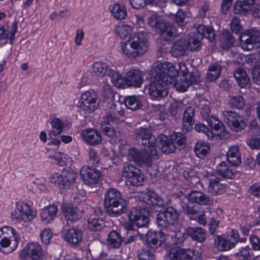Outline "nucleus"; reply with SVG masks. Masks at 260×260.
<instances>
[{
  "label": "nucleus",
  "instance_id": "obj_1",
  "mask_svg": "<svg viewBox=\"0 0 260 260\" xmlns=\"http://www.w3.org/2000/svg\"><path fill=\"white\" fill-rule=\"evenodd\" d=\"M150 76L148 93L153 100H159L168 94L167 84H172L177 91L183 92L200 81L198 73H189L184 62H179L177 66L170 62H155L151 68Z\"/></svg>",
  "mask_w": 260,
  "mask_h": 260
},
{
  "label": "nucleus",
  "instance_id": "obj_2",
  "mask_svg": "<svg viewBox=\"0 0 260 260\" xmlns=\"http://www.w3.org/2000/svg\"><path fill=\"white\" fill-rule=\"evenodd\" d=\"M135 134L138 139L142 140V143L145 148L142 150L131 148L128 150L127 158L140 167H150L153 160L158 158L156 138L152 135L151 130L146 127L137 129Z\"/></svg>",
  "mask_w": 260,
  "mask_h": 260
},
{
  "label": "nucleus",
  "instance_id": "obj_3",
  "mask_svg": "<svg viewBox=\"0 0 260 260\" xmlns=\"http://www.w3.org/2000/svg\"><path fill=\"white\" fill-rule=\"evenodd\" d=\"M145 33L138 31L131 35L127 40L120 42V50L128 58H135L143 55L148 50V42Z\"/></svg>",
  "mask_w": 260,
  "mask_h": 260
},
{
  "label": "nucleus",
  "instance_id": "obj_4",
  "mask_svg": "<svg viewBox=\"0 0 260 260\" xmlns=\"http://www.w3.org/2000/svg\"><path fill=\"white\" fill-rule=\"evenodd\" d=\"M126 202L116 189L110 188L105 194L104 205L111 215H119L126 209Z\"/></svg>",
  "mask_w": 260,
  "mask_h": 260
},
{
  "label": "nucleus",
  "instance_id": "obj_5",
  "mask_svg": "<svg viewBox=\"0 0 260 260\" xmlns=\"http://www.w3.org/2000/svg\"><path fill=\"white\" fill-rule=\"evenodd\" d=\"M148 25L158 31L161 38L165 41H170L177 35V31L175 26L165 22L162 16L155 13L152 14L148 18Z\"/></svg>",
  "mask_w": 260,
  "mask_h": 260
},
{
  "label": "nucleus",
  "instance_id": "obj_6",
  "mask_svg": "<svg viewBox=\"0 0 260 260\" xmlns=\"http://www.w3.org/2000/svg\"><path fill=\"white\" fill-rule=\"evenodd\" d=\"M20 242V236L14 229L10 226L0 228V251L9 254L15 250Z\"/></svg>",
  "mask_w": 260,
  "mask_h": 260
},
{
  "label": "nucleus",
  "instance_id": "obj_7",
  "mask_svg": "<svg viewBox=\"0 0 260 260\" xmlns=\"http://www.w3.org/2000/svg\"><path fill=\"white\" fill-rule=\"evenodd\" d=\"M196 30V34L191 36H189L187 39L184 40L188 50H199L201 46V41L203 38L208 39L210 42L215 40V32L212 27L200 24L197 27Z\"/></svg>",
  "mask_w": 260,
  "mask_h": 260
},
{
  "label": "nucleus",
  "instance_id": "obj_8",
  "mask_svg": "<svg viewBox=\"0 0 260 260\" xmlns=\"http://www.w3.org/2000/svg\"><path fill=\"white\" fill-rule=\"evenodd\" d=\"M159 147L161 151L166 154L173 153L176 149L175 144L178 146H182L186 142V139L183 135L181 133L174 132L170 137L165 135L158 136Z\"/></svg>",
  "mask_w": 260,
  "mask_h": 260
},
{
  "label": "nucleus",
  "instance_id": "obj_9",
  "mask_svg": "<svg viewBox=\"0 0 260 260\" xmlns=\"http://www.w3.org/2000/svg\"><path fill=\"white\" fill-rule=\"evenodd\" d=\"M12 217L19 222H29L37 216V211L29 204L18 202L16 203L15 208L11 213Z\"/></svg>",
  "mask_w": 260,
  "mask_h": 260
},
{
  "label": "nucleus",
  "instance_id": "obj_10",
  "mask_svg": "<svg viewBox=\"0 0 260 260\" xmlns=\"http://www.w3.org/2000/svg\"><path fill=\"white\" fill-rule=\"evenodd\" d=\"M150 212L147 208L136 207L131 208L128 214L129 224L138 228L147 226L149 222Z\"/></svg>",
  "mask_w": 260,
  "mask_h": 260
},
{
  "label": "nucleus",
  "instance_id": "obj_11",
  "mask_svg": "<svg viewBox=\"0 0 260 260\" xmlns=\"http://www.w3.org/2000/svg\"><path fill=\"white\" fill-rule=\"evenodd\" d=\"M122 175L125 178L126 184L129 186H141L145 180L143 172L131 165L128 164L123 167Z\"/></svg>",
  "mask_w": 260,
  "mask_h": 260
},
{
  "label": "nucleus",
  "instance_id": "obj_12",
  "mask_svg": "<svg viewBox=\"0 0 260 260\" xmlns=\"http://www.w3.org/2000/svg\"><path fill=\"white\" fill-rule=\"evenodd\" d=\"M77 174L73 171H64L53 173L49 178L50 183L60 188L69 186L76 180Z\"/></svg>",
  "mask_w": 260,
  "mask_h": 260
},
{
  "label": "nucleus",
  "instance_id": "obj_13",
  "mask_svg": "<svg viewBox=\"0 0 260 260\" xmlns=\"http://www.w3.org/2000/svg\"><path fill=\"white\" fill-rule=\"evenodd\" d=\"M79 107L81 110L90 113L98 108L97 96L92 90L83 92L79 99Z\"/></svg>",
  "mask_w": 260,
  "mask_h": 260
},
{
  "label": "nucleus",
  "instance_id": "obj_14",
  "mask_svg": "<svg viewBox=\"0 0 260 260\" xmlns=\"http://www.w3.org/2000/svg\"><path fill=\"white\" fill-rule=\"evenodd\" d=\"M20 260H43L42 248L38 243H29L19 253Z\"/></svg>",
  "mask_w": 260,
  "mask_h": 260
},
{
  "label": "nucleus",
  "instance_id": "obj_15",
  "mask_svg": "<svg viewBox=\"0 0 260 260\" xmlns=\"http://www.w3.org/2000/svg\"><path fill=\"white\" fill-rule=\"evenodd\" d=\"M139 200L146 204L147 208L151 211H157V208L164 205V201L153 190L147 188L144 193H142L139 197Z\"/></svg>",
  "mask_w": 260,
  "mask_h": 260
},
{
  "label": "nucleus",
  "instance_id": "obj_16",
  "mask_svg": "<svg viewBox=\"0 0 260 260\" xmlns=\"http://www.w3.org/2000/svg\"><path fill=\"white\" fill-rule=\"evenodd\" d=\"M223 116L224 121L232 131L239 132L246 126V122L243 117L236 112L224 111Z\"/></svg>",
  "mask_w": 260,
  "mask_h": 260
},
{
  "label": "nucleus",
  "instance_id": "obj_17",
  "mask_svg": "<svg viewBox=\"0 0 260 260\" xmlns=\"http://www.w3.org/2000/svg\"><path fill=\"white\" fill-rule=\"evenodd\" d=\"M80 175L82 180L85 184L92 186L99 183L102 173L96 169L85 166L81 169Z\"/></svg>",
  "mask_w": 260,
  "mask_h": 260
},
{
  "label": "nucleus",
  "instance_id": "obj_18",
  "mask_svg": "<svg viewBox=\"0 0 260 260\" xmlns=\"http://www.w3.org/2000/svg\"><path fill=\"white\" fill-rule=\"evenodd\" d=\"M178 217V213L173 207L167 208L157 214V222L158 225L162 228H166L173 223Z\"/></svg>",
  "mask_w": 260,
  "mask_h": 260
},
{
  "label": "nucleus",
  "instance_id": "obj_19",
  "mask_svg": "<svg viewBox=\"0 0 260 260\" xmlns=\"http://www.w3.org/2000/svg\"><path fill=\"white\" fill-rule=\"evenodd\" d=\"M18 23L14 22L10 26L6 25L0 27V46L5 45L8 41L12 44L15 37V34L17 31Z\"/></svg>",
  "mask_w": 260,
  "mask_h": 260
},
{
  "label": "nucleus",
  "instance_id": "obj_20",
  "mask_svg": "<svg viewBox=\"0 0 260 260\" xmlns=\"http://www.w3.org/2000/svg\"><path fill=\"white\" fill-rule=\"evenodd\" d=\"M208 125L212 129L213 138L217 136L220 139L228 137L229 134L221 121L216 117L211 115L210 118L206 120Z\"/></svg>",
  "mask_w": 260,
  "mask_h": 260
},
{
  "label": "nucleus",
  "instance_id": "obj_21",
  "mask_svg": "<svg viewBox=\"0 0 260 260\" xmlns=\"http://www.w3.org/2000/svg\"><path fill=\"white\" fill-rule=\"evenodd\" d=\"M143 82V75L138 68H133L125 74V85L140 87Z\"/></svg>",
  "mask_w": 260,
  "mask_h": 260
},
{
  "label": "nucleus",
  "instance_id": "obj_22",
  "mask_svg": "<svg viewBox=\"0 0 260 260\" xmlns=\"http://www.w3.org/2000/svg\"><path fill=\"white\" fill-rule=\"evenodd\" d=\"M239 55L242 59H244L246 63L253 67L252 72L253 80L255 84L260 85V62H258V58L254 54Z\"/></svg>",
  "mask_w": 260,
  "mask_h": 260
},
{
  "label": "nucleus",
  "instance_id": "obj_23",
  "mask_svg": "<svg viewBox=\"0 0 260 260\" xmlns=\"http://www.w3.org/2000/svg\"><path fill=\"white\" fill-rule=\"evenodd\" d=\"M119 122V120L112 114H108L103 118V120L102 121V131L107 136L113 137L115 133L112 125L117 124Z\"/></svg>",
  "mask_w": 260,
  "mask_h": 260
},
{
  "label": "nucleus",
  "instance_id": "obj_24",
  "mask_svg": "<svg viewBox=\"0 0 260 260\" xmlns=\"http://www.w3.org/2000/svg\"><path fill=\"white\" fill-rule=\"evenodd\" d=\"M146 242L147 245L155 248L160 246L166 240V235L161 232L149 231L146 235Z\"/></svg>",
  "mask_w": 260,
  "mask_h": 260
},
{
  "label": "nucleus",
  "instance_id": "obj_25",
  "mask_svg": "<svg viewBox=\"0 0 260 260\" xmlns=\"http://www.w3.org/2000/svg\"><path fill=\"white\" fill-rule=\"evenodd\" d=\"M82 232L76 228H71L65 230L63 233V238L68 243L76 245L82 240Z\"/></svg>",
  "mask_w": 260,
  "mask_h": 260
},
{
  "label": "nucleus",
  "instance_id": "obj_26",
  "mask_svg": "<svg viewBox=\"0 0 260 260\" xmlns=\"http://www.w3.org/2000/svg\"><path fill=\"white\" fill-rule=\"evenodd\" d=\"M57 211V207L55 205H49L45 207L41 211V221L45 223L52 222L56 218Z\"/></svg>",
  "mask_w": 260,
  "mask_h": 260
},
{
  "label": "nucleus",
  "instance_id": "obj_27",
  "mask_svg": "<svg viewBox=\"0 0 260 260\" xmlns=\"http://www.w3.org/2000/svg\"><path fill=\"white\" fill-rule=\"evenodd\" d=\"M84 140L88 144L95 145L102 141L100 134L98 131L93 128H87L82 131L81 133Z\"/></svg>",
  "mask_w": 260,
  "mask_h": 260
},
{
  "label": "nucleus",
  "instance_id": "obj_28",
  "mask_svg": "<svg viewBox=\"0 0 260 260\" xmlns=\"http://www.w3.org/2000/svg\"><path fill=\"white\" fill-rule=\"evenodd\" d=\"M109 11L112 16L117 20L125 19L127 16L126 9L122 3H115L111 5Z\"/></svg>",
  "mask_w": 260,
  "mask_h": 260
},
{
  "label": "nucleus",
  "instance_id": "obj_29",
  "mask_svg": "<svg viewBox=\"0 0 260 260\" xmlns=\"http://www.w3.org/2000/svg\"><path fill=\"white\" fill-rule=\"evenodd\" d=\"M113 65L103 61H95L91 66L92 73L99 77L108 76Z\"/></svg>",
  "mask_w": 260,
  "mask_h": 260
},
{
  "label": "nucleus",
  "instance_id": "obj_30",
  "mask_svg": "<svg viewBox=\"0 0 260 260\" xmlns=\"http://www.w3.org/2000/svg\"><path fill=\"white\" fill-rule=\"evenodd\" d=\"M186 234L197 242L203 243L206 239V232L201 227H188L186 229Z\"/></svg>",
  "mask_w": 260,
  "mask_h": 260
},
{
  "label": "nucleus",
  "instance_id": "obj_31",
  "mask_svg": "<svg viewBox=\"0 0 260 260\" xmlns=\"http://www.w3.org/2000/svg\"><path fill=\"white\" fill-rule=\"evenodd\" d=\"M119 103H124L127 109L137 110L141 106V102L139 96L131 95L127 97L118 95Z\"/></svg>",
  "mask_w": 260,
  "mask_h": 260
},
{
  "label": "nucleus",
  "instance_id": "obj_32",
  "mask_svg": "<svg viewBox=\"0 0 260 260\" xmlns=\"http://www.w3.org/2000/svg\"><path fill=\"white\" fill-rule=\"evenodd\" d=\"M61 210L68 224H72L78 219V215L73 205L63 204L61 207Z\"/></svg>",
  "mask_w": 260,
  "mask_h": 260
},
{
  "label": "nucleus",
  "instance_id": "obj_33",
  "mask_svg": "<svg viewBox=\"0 0 260 260\" xmlns=\"http://www.w3.org/2000/svg\"><path fill=\"white\" fill-rule=\"evenodd\" d=\"M184 211L188 216L190 219L197 221L200 225H206L207 217L204 212L199 213L198 211L188 206H187L186 208L184 209Z\"/></svg>",
  "mask_w": 260,
  "mask_h": 260
},
{
  "label": "nucleus",
  "instance_id": "obj_34",
  "mask_svg": "<svg viewBox=\"0 0 260 260\" xmlns=\"http://www.w3.org/2000/svg\"><path fill=\"white\" fill-rule=\"evenodd\" d=\"M29 190L34 193H41L47 191L46 180L44 177L36 178L27 185Z\"/></svg>",
  "mask_w": 260,
  "mask_h": 260
},
{
  "label": "nucleus",
  "instance_id": "obj_35",
  "mask_svg": "<svg viewBox=\"0 0 260 260\" xmlns=\"http://www.w3.org/2000/svg\"><path fill=\"white\" fill-rule=\"evenodd\" d=\"M110 77L113 84L118 87L122 88L125 85V76L123 77L117 70L115 66H112L108 75Z\"/></svg>",
  "mask_w": 260,
  "mask_h": 260
},
{
  "label": "nucleus",
  "instance_id": "obj_36",
  "mask_svg": "<svg viewBox=\"0 0 260 260\" xmlns=\"http://www.w3.org/2000/svg\"><path fill=\"white\" fill-rule=\"evenodd\" d=\"M194 110L191 107L185 109L183 117V128L186 131H189L194 122Z\"/></svg>",
  "mask_w": 260,
  "mask_h": 260
},
{
  "label": "nucleus",
  "instance_id": "obj_37",
  "mask_svg": "<svg viewBox=\"0 0 260 260\" xmlns=\"http://www.w3.org/2000/svg\"><path fill=\"white\" fill-rule=\"evenodd\" d=\"M226 157L229 162L233 166H238L241 162V155L237 146H232L229 148Z\"/></svg>",
  "mask_w": 260,
  "mask_h": 260
},
{
  "label": "nucleus",
  "instance_id": "obj_38",
  "mask_svg": "<svg viewBox=\"0 0 260 260\" xmlns=\"http://www.w3.org/2000/svg\"><path fill=\"white\" fill-rule=\"evenodd\" d=\"M234 76L241 88H246L249 86V78L243 69L240 68L236 69L234 72Z\"/></svg>",
  "mask_w": 260,
  "mask_h": 260
},
{
  "label": "nucleus",
  "instance_id": "obj_39",
  "mask_svg": "<svg viewBox=\"0 0 260 260\" xmlns=\"http://www.w3.org/2000/svg\"><path fill=\"white\" fill-rule=\"evenodd\" d=\"M196 156L200 158L206 157L210 151L209 144L204 141H198L194 148Z\"/></svg>",
  "mask_w": 260,
  "mask_h": 260
},
{
  "label": "nucleus",
  "instance_id": "obj_40",
  "mask_svg": "<svg viewBox=\"0 0 260 260\" xmlns=\"http://www.w3.org/2000/svg\"><path fill=\"white\" fill-rule=\"evenodd\" d=\"M226 190V186L222 184L217 179H213L209 180L208 184V191L214 195L221 194Z\"/></svg>",
  "mask_w": 260,
  "mask_h": 260
},
{
  "label": "nucleus",
  "instance_id": "obj_41",
  "mask_svg": "<svg viewBox=\"0 0 260 260\" xmlns=\"http://www.w3.org/2000/svg\"><path fill=\"white\" fill-rule=\"evenodd\" d=\"M114 31L120 38L124 39L133 32V27L123 22H119L115 27Z\"/></svg>",
  "mask_w": 260,
  "mask_h": 260
},
{
  "label": "nucleus",
  "instance_id": "obj_42",
  "mask_svg": "<svg viewBox=\"0 0 260 260\" xmlns=\"http://www.w3.org/2000/svg\"><path fill=\"white\" fill-rule=\"evenodd\" d=\"M49 122L52 128L50 131H54L57 134H61L66 126L65 122L63 119H60L54 114H51Z\"/></svg>",
  "mask_w": 260,
  "mask_h": 260
},
{
  "label": "nucleus",
  "instance_id": "obj_43",
  "mask_svg": "<svg viewBox=\"0 0 260 260\" xmlns=\"http://www.w3.org/2000/svg\"><path fill=\"white\" fill-rule=\"evenodd\" d=\"M187 48L185 45L184 39L175 41L171 49V53L174 57H179L183 55Z\"/></svg>",
  "mask_w": 260,
  "mask_h": 260
},
{
  "label": "nucleus",
  "instance_id": "obj_44",
  "mask_svg": "<svg viewBox=\"0 0 260 260\" xmlns=\"http://www.w3.org/2000/svg\"><path fill=\"white\" fill-rule=\"evenodd\" d=\"M221 72V66L218 63L211 64L208 70L206 79L210 82L216 80L220 76Z\"/></svg>",
  "mask_w": 260,
  "mask_h": 260
},
{
  "label": "nucleus",
  "instance_id": "obj_45",
  "mask_svg": "<svg viewBox=\"0 0 260 260\" xmlns=\"http://www.w3.org/2000/svg\"><path fill=\"white\" fill-rule=\"evenodd\" d=\"M215 244L220 251H228L235 247L231 241L222 236H217L215 239Z\"/></svg>",
  "mask_w": 260,
  "mask_h": 260
},
{
  "label": "nucleus",
  "instance_id": "obj_46",
  "mask_svg": "<svg viewBox=\"0 0 260 260\" xmlns=\"http://www.w3.org/2000/svg\"><path fill=\"white\" fill-rule=\"evenodd\" d=\"M181 260H201V253L200 251L191 249L181 248Z\"/></svg>",
  "mask_w": 260,
  "mask_h": 260
},
{
  "label": "nucleus",
  "instance_id": "obj_47",
  "mask_svg": "<svg viewBox=\"0 0 260 260\" xmlns=\"http://www.w3.org/2000/svg\"><path fill=\"white\" fill-rule=\"evenodd\" d=\"M216 171L218 175L224 178H232L235 175L234 170L230 168L225 162H222L217 166Z\"/></svg>",
  "mask_w": 260,
  "mask_h": 260
},
{
  "label": "nucleus",
  "instance_id": "obj_48",
  "mask_svg": "<svg viewBox=\"0 0 260 260\" xmlns=\"http://www.w3.org/2000/svg\"><path fill=\"white\" fill-rule=\"evenodd\" d=\"M103 96L104 98V100L106 102L110 104L111 103L112 105L114 106V107H116L117 104L119 103V102H116V103H114V101L116 96L118 97V94H116L114 92H113L109 85H105L104 87V90L103 92Z\"/></svg>",
  "mask_w": 260,
  "mask_h": 260
},
{
  "label": "nucleus",
  "instance_id": "obj_49",
  "mask_svg": "<svg viewBox=\"0 0 260 260\" xmlns=\"http://www.w3.org/2000/svg\"><path fill=\"white\" fill-rule=\"evenodd\" d=\"M234 42V39L231 34L227 31H222L220 37L221 47L223 49H228L231 47Z\"/></svg>",
  "mask_w": 260,
  "mask_h": 260
},
{
  "label": "nucleus",
  "instance_id": "obj_50",
  "mask_svg": "<svg viewBox=\"0 0 260 260\" xmlns=\"http://www.w3.org/2000/svg\"><path fill=\"white\" fill-rule=\"evenodd\" d=\"M122 242V238L118 233L113 231L110 233L108 238V242L109 246L113 248H118Z\"/></svg>",
  "mask_w": 260,
  "mask_h": 260
},
{
  "label": "nucleus",
  "instance_id": "obj_51",
  "mask_svg": "<svg viewBox=\"0 0 260 260\" xmlns=\"http://www.w3.org/2000/svg\"><path fill=\"white\" fill-rule=\"evenodd\" d=\"M48 157L53 159L55 163L61 166L66 165L71 160L68 155L60 152H55L53 155H49Z\"/></svg>",
  "mask_w": 260,
  "mask_h": 260
},
{
  "label": "nucleus",
  "instance_id": "obj_52",
  "mask_svg": "<svg viewBox=\"0 0 260 260\" xmlns=\"http://www.w3.org/2000/svg\"><path fill=\"white\" fill-rule=\"evenodd\" d=\"M187 236V235L186 234V229L180 228L171 236L172 242L174 244H181L184 241Z\"/></svg>",
  "mask_w": 260,
  "mask_h": 260
},
{
  "label": "nucleus",
  "instance_id": "obj_53",
  "mask_svg": "<svg viewBox=\"0 0 260 260\" xmlns=\"http://www.w3.org/2000/svg\"><path fill=\"white\" fill-rule=\"evenodd\" d=\"M181 248L174 247L171 248L165 256V260H181Z\"/></svg>",
  "mask_w": 260,
  "mask_h": 260
},
{
  "label": "nucleus",
  "instance_id": "obj_54",
  "mask_svg": "<svg viewBox=\"0 0 260 260\" xmlns=\"http://www.w3.org/2000/svg\"><path fill=\"white\" fill-rule=\"evenodd\" d=\"M104 226L103 220L100 218H93L88 220V228L92 231H100Z\"/></svg>",
  "mask_w": 260,
  "mask_h": 260
},
{
  "label": "nucleus",
  "instance_id": "obj_55",
  "mask_svg": "<svg viewBox=\"0 0 260 260\" xmlns=\"http://www.w3.org/2000/svg\"><path fill=\"white\" fill-rule=\"evenodd\" d=\"M251 10V7L246 5L243 1H238L234 5V13L241 15H246Z\"/></svg>",
  "mask_w": 260,
  "mask_h": 260
},
{
  "label": "nucleus",
  "instance_id": "obj_56",
  "mask_svg": "<svg viewBox=\"0 0 260 260\" xmlns=\"http://www.w3.org/2000/svg\"><path fill=\"white\" fill-rule=\"evenodd\" d=\"M229 104L232 108L241 109L244 107L245 102L242 96L238 95L231 96Z\"/></svg>",
  "mask_w": 260,
  "mask_h": 260
},
{
  "label": "nucleus",
  "instance_id": "obj_57",
  "mask_svg": "<svg viewBox=\"0 0 260 260\" xmlns=\"http://www.w3.org/2000/svg\"><path fill=\"white\" fill-rule=\"evenodd\" d=\"M184 177L189 180L192 185L198 184L200 182V179L197 175L194 170L189 169L184 171L183 172Z\"/></svg>",
  "mask_w": 260,
  "mask_h": 260
},
{
  "label": "nucleus",
  "instance_id": "obj_58",
  "mask_svg": "<svg viewBox=\"0 0 260 260\" xmlns=\"http://www.w3.org/2000/svg\"><path fill=\"white\" fill-rule=\"evenodd\" d=\"M222 221V217L220 216H212L210 218L209 223V230L211 235H214L217 229L219 227L220 223Z\"/></svg>",
  "mask_w": 260,
  "mask_h": 260
},
{
  "label": "nucleus",
  "instance_id": "obj_59",
  "mask_svg": "<svg viewBox=\"0 0 260 260\" xmlns=\"http://www.w3.org/2000/svg\"><path fill=\"white\" fill-rule=\"evenodd\" d=\"M59 134H57L54 132V131H50L49 132V140L48 145H55L59 147L60 143V137L58 136Z\"/></svg>",
  "mask_w": 260,
  "mask_h": 260
},
{
  "label": "nucleus",
  "instance_id": "obj_60",
  "mask_svg": "<svg viewBox=\"0 0 260 260\" xmlns=\"http://www.w3.org/2000/svg\"><path fill=\"white\" fill-rule=\"evenodd\" d=\"M138 257L139 260H154V255L150 250L142 249L138 253Z\"/></svg>",
  "mask_w": 260,
  "mask_h": 260
},
{
  "label": "nucleus",
  "instance_id": "obj_61",
  "mask_svg": "<svg viewBox=\"0 0 260 260\" xmlns=\"http://www.w3.org/2000/svg\"><path fill=\"white\" fill-rule=\"evenodd\" d=\"M196 131L198 132H202L204 133L208 138V139L213 138V134L208 127L203 123H197L194 126Z\"/></svg>",
  "mask_w": 260,
  "mask_h": 260
},
{
  "label": "nucleus",
  "instance_id": "obj_62",
  "mask_svg": "<svg viewBox=\"0 0 260 260\" xmlns=\"http://www.w3.org/2000/svg\"><path fill=\"white\" fill-rule=\"evenodd\" d=\"M231 29L233 32L238 34L242 30V25L240 20L237 17H234L231 22Z\"/></svg>",
  "mask_w": 260,
  "mask_h": 260
},
{
  "label": "nucleus",
  "instance_id": "obj_63",
  "mask_svg": "<svg viewBox=\"0 0 260 260\" xmlns=\"http://www.w3.org/2000/svg\"><path fill=\"white\" fill-rule=\"evenodd\" d=\"M231 238L232 239L233 241H232L233 243L234 244V246L236 245L240 242V243H244L246 242L247 239L246 237H240L238 232L236 230H232L231 232L230 235Z\"/></svg>",
  "mask_w": 260,
  "mask_h": 260
},
{
  "label": "nucleus",
  "instance_id": "obj_64",
  "mask_svg": "<svg viewBox=\"0 0 260 260\" xmlns=\"http://www.w3.org/2000/svg\"><path fill=\"white\" fill-rule=\"evenodd\" d=\"M52 236V231L49 228L44 229L40 234L42 241L45 244H48L50 243Z\"/></svg>",
  "mask_w": 260,
  "mask_h": 260
}]
</instances>
